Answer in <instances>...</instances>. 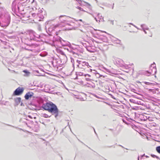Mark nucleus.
Listing matches in <instances>:
<instances>
[{"label":"nucleus","mask_w":160,"mask_h":160,"mask_svg":"<svg viewBox=\"0 0 160 160\" xmlns=\"http://www.w3.org/2000/svg\"><path fill=\"white\" fill-rule=\"evenodd\" d=\"M41 107L44 110H47L51 113L52 115H54L55 118L59 116L60 111L56 104L52 102H46L42 104Z\"/></svg>","instance_id":"f257e3e1"},{"label":"nucleus","mask_w":160,"mask_h":160,"mask_svg":"<svg viewBox=\"0 0 160 160\" xmlns=\"http://www.w3.org/2000/svg\"><path fill=\"white\" fill-rule=\"evenodd\" d=\"M11 16L8 12L2 13L0 15V26L6 28L10 24Z\"/></svg>","instance_id":"f03ea898"},{"label":"nucleus","mask_w":160,"mask_h":160,"mask_svg":"<svg viewBox=\"0 0 160 160\" xmlns=\"http://www.w3.org/2000/svg\"><path fill=\"white\" fill-rule=\"evenodd\" d=\"M29 38H28L27 39H25V44L29 45V44L27 43L28 41H38L35 38V32L32 30H31L29 32Z\"/></svg>","instance_id":"7ed1b4c3"},{"label":"nucleus","mask_w":160,"mask_h":160,"mask_svg":"<svg viewBox=\"0 0 160 160\" xmlns=\"http://www.w3.org/2000/svg\"><path fill=\"white\" fill-rule=\"evenodd\" d=\"M56 41L59 42L62 46H68L70 47L71 45L70 43L68 41L63 40L61 37H58L55 39Z\"/></svg>","instance_id":"20e7f679"},{"label":"nucleus","mask_w":160,"mask_h":160,"mask_svg":"<svg viewBox=\"0 0 160 160\" xmlns=\"http://www.w3.org/2000/svg\"><path fill=\"white\" fill-rule=\"evenodd\" d=\"M24 90V88H23L18 87L14 91L12 96H20L23 93Z\"/></svg>","instance_id":"39448f33"},{"label":"nucleus","mask_w":160,"mask_h":160,"mask_svg":"<svg viewBox=\"0 0 160 160\" xmlns=\"http://www.w3.org/2000/svg\"><path fill=\"white\" fill-rule=\"evenodd\" d=\"M34 93L32 92H27L24 96V98L26 100H28L31 99L32 97L34 98L33 96Z\"/></svg>","instance_id":"423d86ee"},{"label":"nucleus","mask_w":160,"mask_h":160,"mask_svg":"<svg viewBox=\"0 0 160 160\" xmlns=\"http://www.w3.org/2000/svg\"><path fill=\"white\" fill-rule=\"evenodd\" d=\"M123 61L120 58H118L116 61V65L118 67H123L124 66Z\"/></svg>","instance_id":"0eeeda50"},{"label":"nucleus","mask_w":160,"mask_h":160,"mask_svg":"<svg viewBox=\"0 0 160 160\" xmlns=\"http://www.w3.org/2000/svg\"><path fill=\"white\" fill-rule=\"evenodd\" d=\"M17 5L15 2V0L13 1L12 5V11L15 13V14L18 15L17 13Z\"/></svg>","instance_id":"6e6552de"},{"label":"nucleus","mask_w":160,"mask_h":160,"mask_svg":"<svg viewBox=\"0 0 160 160\" xmlns=\"http://www.w3.org/2000/svg\"><path fill=\"white\" fill-rule=\"evenodd\" d=\"M150 68L152 70L151 73L153 74H155L157 72V69L155 62H154L152 64Z\"/></svg>","instance_id":"1a4fd4ad"},{"label":"nucleus","mask_w":160,"mask_h":160,"mask_svg":"<svg viewBox=\"0 0 160 160\" xmlns=\"http://www.w3.org/2000/svg\"><path fill=\"white\" fill-rule=\"evenodd\" d=\"M17 13L18 12L20 14H22V12L21 9L20 8H22V4L21 3H19L17 5Z\"/></svg>","instance_id":"9d476101"},{"label":"nucleus","mask_w":160,"mask_h":160,"mask_svg":"<svg viewBox=\"0 0 160 160\" xmlns=\"http://www.w3.org/2000/svg\"><path fill=\"white\" fill-rule=\"evenodd\" d=\"M14 101L15 102L16 105L17 106L21 101V98L20 97H18L14 98Z\"/></svg>","instance_id":"9b49d317"},{"label":"nucleus","mask_w":160,"mask_h":160,"mask_svg":"<svg viewBox=\"0 0 160 160\" xmlns=\"http://www.w3.org/2000/svg\"><path fill=\"white\" fill-rule=\"evenodd\" d=\"M87 84L88 85L87 86V87H90L93 88L95 87V84L92 82L90 81L89 82H87Z\"/></svg>","instance_id":"f8f14e48"},{"label":"nucleus","mask_w":160,"mask_h":160,"mask_svg":"<svg viewBox=\"0 0 160 160\" xmlns=\"http://www.w3.org/2000/svg\"><path fill=\"white\" fill-rule=\"evenodd\" d=\"M23 72H24L25 74L23 76L25 77H28L30 75V72L27 70H24L23 71Z\"/></svg>","instance_id":"ddd939ff"},{"label":"nucleus","mask_w":160,"mask_h":160,"mask_svg":"<svg viewBox=\"0 0 160 160\" xmlns=\"http://www.w3.org/2000/svg\"><path fill=\"white\" fill-rule=\"evenodd\" d=\"M109 130L112 131L114 136H116L117 135H118L119 133L120 132L119 131H118L116 132L115 130H113V129H110Z\"/></svg>","instance_id":"4468645a"},{"label":"nucleus","mask_w":160,"mask_h":160,"mask_svg":"<svg viewBox=\"0 0 160 160\" xmlns=\"http://www.w3.org/2000/svg\"><path fill=\"white\" fill-rule=\"evenodd\" d=\"M81 64L82 66H87L88 68H89L90 67V66L89 65L88 63L85 61L82 62Z\"/></svg>","instance_id":"2eb2a0df"},{"label":"nucleus","mask_w":160,"mask_h":160,"mask_svg":"<svg viewBox=\"0 0 160 160\" xmlns=\"http://www.w3.org/2000/svg\"><path fill=\"white\" fill-rule=\"evenodd\" d=\"M52 31V28H48V31H47V33L48 34L49 36L52 35L51 34V32Z\"/></svg>","instance_id":"dca6fc26"},{"label":"nucleus","mask_w":160,"mask_h":160,"mask_svg":"<svg viewBox=\"0 0 160 160\" xmlns=\"http://www.w3.org/2000/svg\"><path fill=\"white\" fill-rule=\"evenodd\" d=\"M155 93L160 94V88H156L154 90Z\"/></svg>","instance_id":"f3484780"},{"label":"nucleus","mask_w":160,"mask_h":160,"mask_svg":"<svg viewBox=\"0 0 160 160\" xmlns=\"http://www.w3.org/2000/svg\"><path fill=\"white\" fill-rule=\"evenodd\" d=\"M76 74L77 76H82L84 75L83 73L81 72H76Z\"/></svg>","instance_id":"a211bd4d"},{"label":"nucleus","mask_w":160,"mask_h":160,"mask_svg":"<svg viewBox=\"0 0 160 160\" xmlns=\"http://www.w3.org/2000/svg\"><path fill=\"white\" fill-rule=\"evenodd\" d=\"M114 42L117 44L121 45V44L120 43L121 40L118 39L116 38V39L114 40Z\"/></svg>","instance_id":"6ab92c4d"},{"label":"nucleus","mask_w":160,"mask_h":160,"mask_svg":"<svg viewBox=\"0 0 160 160\" xmlns=\"http://www.w3.org/2000/svg\"><path fill=\"white\" fill-rule=\"evenodd\" d=\"M144 25H145V24H142L141 25V27L142 28V29H143V31H144V32H145V33H146H146H147V32L145 31V28H143V26H144ZM148 28H147L145 29L148 30Z\"/></svg>","instance_id":"aec40b11"},{"label":"nucleus","mask_w":160,"mask_h":160,"mask_svg":"<svg viewBox=\"0 0 160 160\" xmlns=\"http://www.w3.org/2000/svg\"><path fill=\"white\" fill-rule=\"evenodd\" d=\"M156 150L160 154V146H158L156 147Z\"/></svg>","instance_id":"412c9836"},{"label":"nucleus","mask_w":160,"mask_h":160,"mask_svg":"<svg viewBox=\"0 0 160 160\" xmlns=\"http://www.w3.org/2000/svg\"><path fill=\"white\" fill-rule=\"evenodd\" d=\"M145 74H146L147 76H149L150 74L152 73L151 72H150L148 71H146L144 73Z\"/></svg>","instance_id":"4be33fe9"},{"label":"nucleus","mask_w":160,"mask_h":160,"mask_svg":"<svg viewBox=\"0 0 160 160\" xmlns=\"http://www.w3.org/2000/svg\"><path fill=\"white\" fill-rule=\"evenodd\" d=\"M143 82L145 84H146V85H152L154 84V83H153L149 82Z\"/></svg>","instance_id":"5701e85b"},{"label":"nucleus","mask_w":160,"mask_h":160,"mask_svg":"<svg viewBox=\"0 0 160 160\" xmlns=\"http://www.w3.org/2000/svg\"><path fill=\"white\" fill-rule=\"evenodd\" d=\"M129 101L131 102L134 103H137V102L135 100L133 99H130Z\"/></svg>","instance_id":"b1692460"},{"label":"nucleus","mask_w":160,"mask_h":160,"mask_svg":"<svg viewBox=\"0 0 160 160\" xmlns=\"http://www.w3.org/2000/svg\"><path fill=\"white\" fill-rule=\"evenodd\" d=\"M51 116H48L47 114L44 113L43 115V117L45 118H49Z\"/></svg>","instance_id":"393cba45"},{"label":"nucleus","mask_w":160,"mask_h":160,"mask_svg":"<svg viewBox=\"0 0 160 160\" xmlns=\"http://www.w3.org/2000/svg\"><path fill=\"white\" fill-rule=\"evenodd\" d=\"M60 53L62 55H63L66 57H67L65 54L64 52L62 51V50H60L59 51Z\"/></svg>","instance_id":"a878e982"},{"label":"nucleus","mask_w":160,"mask_h":160,"mask_svg":"<svg viewBox=\"0 0 160 160\" xmlns=\"http://www.w3.org/2000/svg\"><path fill=\"white\" fill-rule=\"evenodd\" d=\"M76 8L80 10V11H83V12H86V11H85V10H84L82 8H81V7H80L79 6H78L76 7Z\"/></svg>","instance_id":"bb28decb"},{"label":"nucleus","mask_w":160,"mask_h":160,"mask_svg":"<svg viewBox=\"0 0 160 160\" xmlns=\"http://www.w3.org/2000/svg\"><path fill=\"white\" fill-rule=\"evenodd\" d=\"M151 156L153 158H158L159 159H160V158H159L158 157V156H157L156 155H155L154 154H151Z\"/></svg>","instance_id":"cd10ccee"},{"label":"nucleus","mask_w":160,"mask_h":160,"mask_svg":"<svg viewBox=\"0 0 160 160\" xmlns=\"http://www.w3.org/2000/svg\"><path fill=\"white\" fill-rule=\"evenodd\" d=\"M40 37V35H38L37 34L35 33V38H36V39L38 40V39H39Z\"/></svg>","instance_id":"c85d7f7f"},{"label":"nucleus","mask_w":160,"mask_h":160,"mask_svg":"<svg viewBox=\"0 0 160 160\" xmlns=\"http://www.w3.org/2000/svg\"><path fill=\"white\" fill-rule=\"evenodd\" d=\"M90 70L91 72H92L93 73H95V74H96V73H98L97 72V71L95 70H92V69H90Z\"/></svg>","instance_id":"c756f323"},{"label":"nucleus","mask_w":160,"mask_h":160,"mask_svg":"<svg viewBox=\"0 0 160 160\" xmlns=\"http://www.w3.org/2000/svg\"><path fill=\"white\" fill-rule=\"evenodd\" d=\"M70 52H72L73 54V55L76 54V55H78V53H76L75 52H74L72 50H71L70 51Z\"/></svg>","instance_id":"7c9ffc66"},{"label":"nucleus","mask_w":160,"mask_h":160,"mask_svg":"<svg viewBox=\"0 0 160 160\" xmlns=\"http://www.w3.org/2000/svg\"><path fill=\"white\" fill-rule=\"evenodd\" d=\"M131 91H132V92H134V93H137V94H138L136 92V90L135 89H134V88H132L131 89Z\"/></svg>","instance_id":"2f4dec72"},{"label":"nucleus","mask_w":160,"mask_h":160,"mask_svg":"<svg viewBox=\"0 0 160 160\" xmlns=\"http://www.w3.org/2000/svg\"><path fill=\"white\" fill-rule=\"evenodd\" d=\"M71 61L72 62V65H73V68L74 69V64L73 62H74V60L72 59V58H71Z\"/></svg>","instance_id":"473e14b6"},{"label":"nucleus","mask_w":160,"mask_h":160,"mask_svg":"<svg viewBox=\"0 0 160 160\" xmlns=\"http://www.w3.org/2000/svg\"><path fill=\"white\" fill-rule=\"evenodd\" d=\"M84 76L85 77H91V76L90 75L88 74H84Z\"/></svg>","instance_id":"72a5a7b5"},{"label":"nucleus","mask_w":160,"mask_h":160,"mask_svg":"<svg viewBox=\"0 0 160 160\" xmlns=\"http://www.w3.org/2000/svg\"><path fill=\"white\" fill-rule=\"evenodd\" d=\"M85 79L87 81H90L91 80H92V79H90V78H88V77H86L85 78Z\"/></svg>","instance_id":"f704fd0d"},{"label":"nucleus","mask_w":160,"mask_h":160,"mask_svg":"<svg viewBox=\"0 0 160 160\" xmlns=\"http://www.w3.org/2000/svg\"><path fill=\"white\" fill-rule=\"evenodd\" d=\"M25 49L26 50H28L30 51H32V50H33L32 49H31L30 48H27L26 47L25 48Z\"/></svg>","instance_id":"c9c22d12"},{"label":"nucleus","mask_w":160,"mask_h":160,"mask_svg":"<svg viewBox=\"0 0 160 160\" xmlns=\"http://www.w3.org/2000/svg\"><path fill=\"white\" fill-rule=\"evenodd\" d=\"M33 73L34 74H36V73H39V72L38 70H35L33 71Z\"/></svg>","instance_id":"e433bc0d"},{"label":"nucleus","mask_w":160,"mask_h":160,"mask_svg":"<svg viewBox=\"0 0 160 160\" xmlns=\"http://www.w3.org/2000/svg\"><path fill=\"white\" fill-rule=\"evenodd\" d=\"M92 95L94 96L97 98H100L97 95H96L95 94H92Z\"/></svg>","instance_id":"4c0bfd02"},{"label":"nucleus","mask_w":160,"mask_h":160,"mask_svg":"<svg viewBox=\"0 0 160 160\" xmlns=\"http://www.w3.org/2000/svg\"><path fill=\"white\" fill-rule=\"evenodd\" d=\"M77 62L79 64H81L82 62L81 61L77 60Z\"/></svg>","instance_id":"58836bf2"},{"label":"nucleus","mask_w":160,"mask_h":160,"mask_svg":"<svg viewBox=\"0 0 160 160\" xmlns=\"http://www.w3.org/2000/svg\"><path fill=\"white\" fill-rule=\"evenodd\" d=\"M109 95H110V96H111V97L114 99H116V98H115L114 97V96H113L111 94H109Z\"/></svg>","instance_id":"ea45409f"},{"label":"nucleus","mask_w":160,"mask_h":160,"mask_svg":"<svg viewBox=\"0 0 160 160\" xmlns=\"http://www.w3.org/2000/svg\"><path fill=\"white\" fill-rule=\"evenodd\" d=\"M64 16H65L64 15H61L60 16H59V19H60V20H61V18L63 17H64Z\"/></svg>","instance_id":"a19ab883"},{"label":"nucleus","mask_w":160,"mask_h":160,"mask_svg":"<svg viewBox=\"0 0 160 160\" xmlns=\"http://www.w3.org/2000/svg\"><path fill=\"white\" fill-rule=\"evenodd\" d=\"M109 21L110 22L111 24H112V25L113 24V20H109Z\"/></svg>","instance_id":"79ce46f5"},{"label":"nucleus","mask_w":160,"mask_h":160,"mask_svg":"<svg viewBox=\"0 0 160 160\" xmlns=\"http://www.w3.org/2000/svg\"><path fill=\"white\" fill-rule=\"evenodd\" d=\"M102 16H100V17H99V18L100 20H98V21H99V22H100V19H102Z\"/></svg>","instance_id":"37998d69"},{"label":"nucleus","mask_w":160,"mask_h":160,"mask_svg":"<svg viewBox=\"0 0 160 160\" xmlns=\"http://www.w3.org/2000/svg\"><path fill=\"white\" fill-rule=\"evenodd\" d=\"M21 9L22 12H22L24 11V10L23 8V6H22V8H20Z\"/></svg>","instance_id":"c03bdc74"},{"label":"nucleus","mask_w":160,"mask_h":160,"mask_svg":"<svg viewBox=\"0 0 160 160\" xmlns=\"http://www.w3.org/2000/svg\"><path fill=\"white\" fill-rule=\"evenodd\" d=\"M122 121H123V122H124V123H126V124H127V122L125 121V120L124 119H122Z\"/></svg>","instance_id":"a18cd8bd"},{"label":"nucleus","mask_w":160,"mask_h":160,"mask_svg":"<svg viewBox=\"0 0 160 160\" xmlns=\"http://www.w3.org/2000/svg\"><path fill=\"white\" fill-rule=\"evenodd\" d=\"M20 105L21 106H24V104H23V103L22 102L21 103Z\"/></svg>","instance_id":"49530a36"},{"label":"nucleus","mask_w":160,"mask_h":160,"mask_svg":"<svg viewBox=\"0 0 160 160\" xmlns=\"http://www.w3.org/2000/svg\"><path fill=\"white\" fill-rule=\"evenodd\" d=\"M36 14L35 13H33L32 14V16L35 17L36 16Z\"/></svg>","instance_id":"de8ad7c7"},{"label":"nucleus","mask_w":160,"mask_h":160,"mask_svg":"<svg viewBox=\"0 0 160 160\" xmlns=\"http://www.w3.org/2000/svg\"><path fill=\"white\" fill-rule=\"evenodd\" d=\"M28 117L30 118H31V119H32V117L30 116V115H28Z\"/></svg>","instance_id":"09e8293b"},{"label":"nucleus","mask_w":160,"mask_h":160,"mask_svg":"<svg viewBox=\"0 0 160 160\" xmlns=\"http://www.w3.org/2000/svg\"><path fill=\"white\" fill-rule=\"evenodd\" d=\"M65 21L64 20V19H62V20H61V22H62H62H64V21Z\"/></svg>","instance_id":"8fccbe9b"},{"label":"nucleus","mask_w":160,"mask_h":160,"mask_svg":"<svg viewBox=\"0 0 160 160\" xmlns=\"http://www.w3.org/2000/svg\"><path fill=\"white\" fill-rule=\"evenodd\" d=\"M93 130H94V132L95 133V134L97 136V133H96V131H95V130L94 129V128H93Z\"/></svg>","instance_id":"3c124183"},{"label":"nucleus","mask_w":160,"mask_h":160,"mask_svg":"<svg viewBox=\"0 0 160 160\" xmlns=\"http://www.w3.org/2000/svg\"><path fill=\"white\" fill-rule=\"evenodd\" d=\"M78 140L80 142H81V143H83V144H84V145H86V146H87V147H88V146H87L86 145H85L83 142H81V141H80L79 139H78Z\"/></svg>","instance_id":"603ef678"},{"label":"nucleus","mask_w":160,"mask_h":160,"mask_svg":"<svg viewBox=\"0 0 160 160\" xmlns=\"http://www.w3.org/2000/svg\"><path fill=\"white\" fill-rule=\"evenodd\" d=\"M94 19L96 20L97 22H98V20L96 17H94Z\"/></svg>","instance_id":"864d4df0"},{"label":"nucleus","mask_w":160,"mask_h":160,"mask_svg":"<svg viewBox=\"0 0 160 160\" xmlns=\"http://www.w3.org/2000/svg\"><path fill=\"white\" fill-rule=\"evenodd\" d=\"M99 15H100V13H98V14H97V17H99Z\"/></svg>","instance_id":"5fc2aeb1"},{"label":"nucleus","mask_w":160,"mask_h":160,"mask_svg":"<svg viewBox=\"0 0 160 160\" xmlns=\"http://www.w3.org/2000/svg\"><path fill=\"white\" fill-rule=\"evenodd\" d=\"M78 79V76H77L76 75V77L75 78V79Z\"/></svg>","instance_id":"6e6d98bb"},{"label":"nucleus","mask_w":160,"mask_h":160,"mask_svg":"<svg viewBox=\"0 0 160 160\" xmlns=\"http://www.w3.org/2000/svg\"><path fill=\"white\" fill-rule=\"evenodd\" d=\"M145 156V154H144L143 155H142L141 156V157L142 158L144 156Z\"/></svg>","instance_id":"4d7b16f0"},{"label":"nucleus","mask_w":160,"mask_h":160,"mask_svg":"<svg viewBox=\"0 0 160 160\" xmlns=\"http://www.w3.org/2000/svg\"><path fill=\"white\" fill-rule=\"evenodd\" d=\"M79 82H80L81 83H82L83 82V81H79Z\"/></svg>","instance_id":"13d9d810"},{"label":"nucleus","mask_w":160,"mask_h":160,"mask_svg":"<svg viewBox=\"0 0 160 160\" xmlns=\"http://www.w3.org/2000/svg\"><path fill=\"white\" fill-rule=\"evenodd\" d=\"M63 129H62V130L61 131V132L60 133H62L63 132Z\"/></svg>","instance_id":"bf43d9fd"},{"label":"nucleus","mask_w":160,"mask_h":160,"mask_svg":"<svg viewBox=\"0 0 160 160\" xmlns=\"http://www.w3.org/2000/svg\"><path fill=\"white\" fill-rule=\"evenodd\" d=\"M114 4L113 3V6H112V9H113V8H114Z\"/></svg>","instance_id":"052dcab7"},{"label":"nucleus","mask_w":160,"mask_h":160,"mask_svg":"<svg viewBox=\"0 0 160 160\" xmlns=\"http://www.w3.org/2000/svg\"><path fill=\"white\" fill-rule=\"evenodd\" d=\"M1 104H4V105H5V103H4V102H1Z\"/></svg>","instance_id":"680f3d73"},{"label":"nucleus","mask_w":160,"mask_h":160,"mask_svg":"<svg viewBox=\"0 0 160 160\" xmlns=\"http://www.w3.org/2000/svg\"><path fill=\"white\" fill-rule=\"evenodd\" d=\"M103 18H104L103 17H102V21H103V22H104V20Z\"/></svg>","instance_id":"e2e57ef3"},{"label":"nucleus","mask_w":160,"mask_h":160,"mask_svg":"<svg viewBox=\"0 0 160 160\" xmlns=\"http://www.w3.org/2000/svg\"><path fill=\"white\" fill-rule=\"evenodd\" d=\"M119 146H121V147L122 148H124V147H123V146H122V145H119Z\"/></svg>","instance_id":"0e129e2a"},{"label":"nucleus","mask_w":160,"mask_h":160,"mask_svg":"<svg viewBox=\"0 0 160 160\" xmlns=\"http://www.w3.org/2000/svg\"><path fill=\"white\" fill-rule=\"evenodd\" d=\"M78 21H81V22H82V19H81L79 20Z\"/></svg>","instance_id":"69168bd1"},{"label":"nucleus","mask_w":160,"mask_h":160,"mask_svg":"<svg viewBox=\"0 0 160 160\" xmlns=\"http://www.w3.org/2000/svg\"><path fill=\"white\" fill-rule=\"evenodd\" d=\"M133 26L134 27H136V28H137L138 29V28H137L136 26L135 25H134L133 24Z\"/></svg>","instance_id":"338daca9"},{"label":"nucleus","mask_w":160,"mask_h":160,"mask_svg":"<svg viewBox=\"0 0 160 160\" xmlns=\"http://www.w3.org/2000/svg\"><path fill=\"white\" fill-rule=\"evenodd\" d=\"M47 121H48L50 122V119H47Z\"/></svg>","instance_id":"774afa93"}]
</instances>
